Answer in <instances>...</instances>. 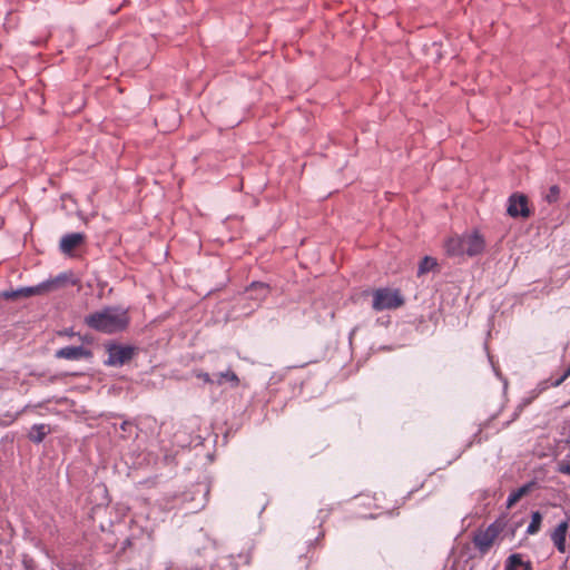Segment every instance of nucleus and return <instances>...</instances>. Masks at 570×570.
Listing matches in <instances>:
<instances>
[{"instance_id":"nucleus-1","label":"nucleus","mask_w":570,"mask_h":570,"mask_svg":"<svg viewBox=\"0 0 570 570\" xmlns=\"http://www.w3.org/2000/svg\"><path fill=\"white\" fill-rule=\"evenodd\" d=\"M128 311L119 306H107L85 316L83 323L91 330L106 334L125 331L129 325Z\"/></svg>"},{"instance_id":"nucleus-2","label":"nucleus","mask_w":570,"mask_h":570,"mask_svg":"<svg viewBox=\"0 0 570 570\" xmlns=\"http://www.w3.org/2000/svg\"><path fill=\"white\" fill-rule=\"evenodd\" d=\"M77 279L73 273H61L58 276L47 279L36 286L22 287L17 291H4L2 297L6 299H17L20 297H30L33 295H43L58 289L65 288L69 285H76Z\"/></svg>"},{"instance_id":"nucleus-3","label":"nucleus","mask_w":570,"mask_h":570,"mask_svg":"<svg viewBox=\"0 0 570 570\" xmlns=\"http://www.w3.org/2000/svg\"><path fill=\"white\" fill-rule=\"evenodd\" d=\"M404 304V298L399 289L387 287L377 288L373 292L372 307L375 311L394 309Z\"/></svg>"},{"instance_id":"nucleus-4","label":"nucleus","mask_w":570,"mask_h":570,"mask_svg":"<svg viewBox=\"0 0 570 570\" xmlns=\"http://www.w3.org/2000/svg\"><path fill=\"white\" fill-rule=\"evenodd\" d=\"M108 358L105 364L108 366H121L129 363L137 354V347L131 345H121L116 342L105 344Z\"/></svg>"},{"instance_id":"nucleus-5","label":"nucleus","mask_w":570,"mask_h":570,"mask_svg":"<svg viewBox=\"0 0 570 570\" xmlns=\"http://www.w3.org/2000/svg\"><path fill=\"white\" fill-rule=\"evenodd\" d=\"M500 534V527L490 524L485 530H479L473 535V544L480 553L485 554Z\"/></svg>"},{"instance_id":"nucleus-6","label":"nucleus","mask_w":570,"mask_h":570,"mask_svg":"<svg viewBox=\"0 0 570 570\" xmlns=\"http://www.w3.org/2000/svg\"><path fill=\"white\" fill-rule=\"evenodd\" d=\"M507 213L512 218H529L532 212L529 208L528 197L521 193H513L509 197Z\"/></svg>"},{"instance_id":"nucleus-7","label":"nucleus","mask_w":570,"mask_h":570,"mask_svg":"<svg viewBox=\"0 0 570 570\" xmlns=\"http://www.w3.org/2000/svg\"><path fill=\"white\" fill-rule=\"evenodd\" d=\"M464 254L468 256H476L484 250L485 240L479 232L465 234L462 236Z\"/></svg>"},{"instance_id":"nucleus-8","label":"nucleus","mask_w":570,"mask_h":570,"mask_svg":"<svg viewBox=\"0 0 570 570\" xmlns=\"http://www.w3.org/2000/svg\"><path fill=\"white\" fill-rule=\"evenodd\" d=\"M55 356L57 358L78 361L81 358L89 360L92 357V352L83 346H66L56 351Z\"/></svg>"},{"instance_id":"nucleus-9","label":"nucleus","mask_w":570,"mask_h":570,"mask_svg":"<svg viewBox=\"0 0 570 570\" xmlns=\"http://www.w3.org/2000/svg\"><path fill=\"white\" fill-rule=\"evenodd\" d=\"M569 518L562 520L551 533V540L557 550L561 553H564L567 550L566 537L569 530Z\"/></svg>"},{"instance_id":"nucleus-10","label":"nucleus","mask_w":570,"mask_h":570,"mask_svg":"<svg viewBox=\"0 0 570 570\" xmlns=\"http://www.w3.org/2000/svg\"><path fill=\"white\" fill-rule=\"evenodd\" d=\"M86 236L82 233H71L60 239V249L65 254H71L73 249L85 243Z\"/></svg>"},{"instance_id":"nucleus-11","label":"nucleus","mask_w":570,"mask_h":570,"mask_svg":"<svg viewBox=\"0 0 570 570\" xmlns=\"http://www.w3.org/2000/svg\"><path fill=\"white\" fill-rule=\"evenodd\" d=\"M535 487H537V482L530 481V482L523 484L522 487H520L518 490L511 492L508 498V501H507V507L508 508L513 507L522 497L529 494Z\"/></svg>"},{"instance_id":"nucleus-12","label":"nucleus","mask_w":570,"mask_h":570,"mask_svg":"<svg viewBox=\"0 0 570 570\" xmlns=\"http://www.w3.org/2000/svg\"><path fill=\"white\" fill-rule=\"evenodd\" d=\"M505 570H532V563L523 561L520 553H513L505 561Z\"/></svg>"},{"instance_id":"nucleus-13","label":"nucleus","mask_w":570,"mask_h":570,"mask_svg":"<svg viewBox=\"0 0 570 570\" xmlns=\"http://www.w3.org/2000/svg\"><path fill=\"white\" fill-rule=\"evenodd\" d=\"M271 287L268 284L263 282H253L248 287L247 292L250 293V297L254 299L263 301L267 297Z\"/></svg>"},{"instance_id":"nucleus-14","label":"nucleus","mask_w":570,"mask_h":570,"mask_svg":"<svg viewBox=\"0 0 570 570\" xmlns=\"http://www.w3.org/2000/svg\"><path fill=\"white\" fill-rule=\"evenodd\" d=\"M51 432L50 430V426L47 425V424H35L29 434H28V438L31 442L33 443H41L45 438L47 436V434H49Z\"/></svg>"},{"instance_id":"nucleus-15","label":"nucleus","mask_w":570,"mask_h":570,"mask_svg":"<svg viewBox=\"0 0 570 570\" xmlns=\"http://www.w3.org/2000/svg\"><path fill=\"white\" fill-rule=\"evenodd\" d=\"M445 252L449 256L464 255L463 240L461 237H451L445 243Z\"/></svg>"},{"instance_id":"nucleus-16","label":"nucleus","mask_w":570,"mask_h":570,"mask_svg":"<svg viewBox=\"0 0 570 570\" xmlns=\"http://www.w3.org/2000/svg\"><path fill=\"white\" fill-rule=\"evenodd\" d=\"M155 124L164 132H169V131L174 130L175 128H177V126L179 124V117H178L176 110H171V122L170 124H168V125L166 124V115H159L155 119Z\"/></svg>"},{"instance_id":"nucleus-17","label":"nucleus","mask_w":570,"mask_h":570,"mask_svg":"<svg viewBox=\"0 0 570 570\" xmlns=\"http://www.w3.org/2000/svg\"><path fill=\"white\" fill-rule=\"evenodd\" d=\"M438 267V262L434 257L424 256L417 268V276H422Z\"/></svg>"},{"instance_id":"nucleus-18","label":"nucleus","mask_w":570,"mask_h":570,"mask_svg":"<svg viewBox=\"0 0 570 570\" xmlns=\"http://www.w3.org/2000/svg\"><path fill=\"white\" fill-rule=\"evenodd\" d=\"M224 381L230 382L233 387H237L239 385V379L236 375V373L233 372L232 370H227L226 372H222L218 374L216 383L218 385H222L224 383Z\"/></svg>"},{"instance_id":"nucleus-19","label":"nucleus","mask_w":570,"mask_h":570,"mask_svg":"<svg viewBox=\"0 0 570 570\" xmlns=\"http://www.w3.org/2000/svg\"><path fill=\"white\" fill-rule=\"evenodd\" d=\"M542 515L539 511L532 512L531 522L527 529V533L534 534L540 530Z\"/></svg>"},{"instance_id":"nucleus-20","label":"nucleus","mask_w":570,"mask_h":570,"mask_svg":"<svg viewBox=\"0 0 570 570\" xmlns=\"http://www.w3.org/2000/svg\"><path fill=\"white\" fill-rule=\"evenodd\" d=\"M559 195H560V188L558 185H552L550 188H549V191L547 193L546 195V200L549 203V204H552V203H556L558 199H559Z\"/></svg>"},{"instance_id":"nucleus-21","label":"nucleus","mask_w":570,"mask_h":570,"mask_svg":"<svg viewBox=\"0 0 570 570\" xmlns=\"http://www.w3.org/2000/svg\"><path fill=\"white\" fill-rule=\"evenodd\" d=\"M82 107H83V99L80 96H78L77 102L75 104V106L65 105L63 112L75 114V112L79 111Z\"/></svg>"},{"instance_id":"nucleus-22","label":"nucleus","mask_w":570,"mask_h":570,"mask_svg":"<svg viewBox=\"0 0 570 570\" xmlns=\"http://www.w3.org/2000/svg\"><path fill=\"white\" fill-rule=\"evenodd\" d=\"M325 537V531L322 529V522L320 523V530L317 532V535L315 537V539H309L308 540V547L309 548H315Z\"/></svg>"},{"instance_id":"nucleus-23","label":"nucleus","mask_w":570,"mask_h":570,"mask_svg":"<svg viewBox=\"0 0 570 570\" xmlns=\"http://www.w3.org/2000/svg\"><path fill=\"white\" fill-rule=\"evenodd\" d=\"M22 564L24 570H37L35 560L32 558H29L28 556L23 557Z\"/></svg>"},{"instance_id":"nucleus-24","label":"nucleus","mask_w":570,"mask_h":570,"mask_svg":"<svg viewBox=\"0 0 570 570\" xmlns=\"http://www.w3.org/2000/svg\"><path fill=\"white\" fill-rule=\"evenodd\" d=\"M134 423L130 422V421H124L120 425V429L125 432V433H128V435L130 436L134 432Z\"/></svg>"},{"instance_id":"nucleus-25","label":"nucleus","mask_w":570,"mask_h":570,"mask_svg":"<svg viewBox=\"0 0 570 570\" xmlns=\"http://www.w3.org/2000/svg\"><path fill=\"white\" fill-rule=\"evenodd\" d=\"M570 376V365L568 366V368L563 372V374L558 379L556 380L553 383H552V386H559L561 385L568 377Z\"/></svg>"},{"instance_id":"nucleus-26","label":"nucleus","mask_w":570,"mask_h":570,"mask_svg":"<svg viewBox=\"0 0 570 570\" xmlns=\"http://www.w3.org/2000/svg\"><path fill=\"white\" fill-rule=\"evenodd\" d=\"M558 471L562 474L570 475V463H560L558 465Z\"/></svg>"},{"instance_id":"nucleus-27","label":"nucleus","mask_w":570,"mask_h":570,"mask_svg":"<svg viewBox=\"0 0 570 570\" xmlns=\"http://www.w3.org/2000/svg\"><path fill=\"white\" fill-rule=\"evenodd\" d=\"M58 335L59 336H67V337H72L76 335V333L73 332L72 328H65L62 331H59L58 332Z\"/></svg>"},{"instance_id":"nucleus-28","label":"nucleus","mask_w":570,"mask_h":570,"mask_svg":"<svg viewBox=\"0 0 570 570\" xmlns=\"http://www.w3.org/2000/svg\"><path fill=\"white\" fill-rule=\"evenodd\" d=\"M198 379H202L206 383H213L214 381L210 379L208 373H199L197 375Z\"/></svg>"}]
</instances>
